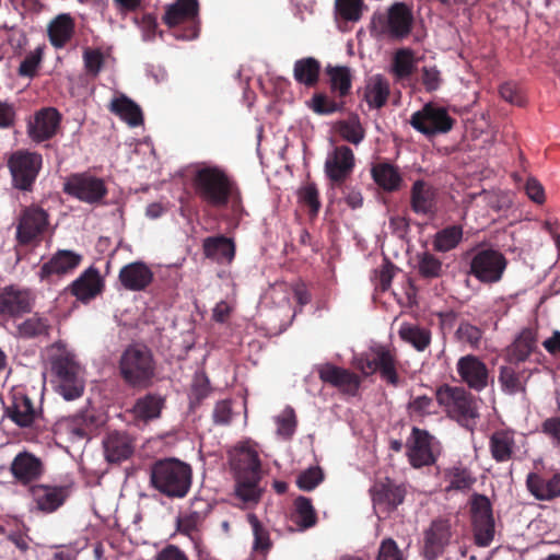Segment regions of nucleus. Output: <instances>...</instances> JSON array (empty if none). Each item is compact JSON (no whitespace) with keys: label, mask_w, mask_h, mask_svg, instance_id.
Here are the masks:
<instances>
[{"label":"nucleus","mask_w":560,"mask_h":560,"mask_svg":"<svg viewBox=\"0 0 560 560\" xmlns=\"http://www.w3.org/2000/svg\"><path fill=\"white\" fill-rule=\"evenodd\" d=\"M234 476V495L244 508L256 505L262 495V478L258 452L248 442L235 446L229 455Z\"/></svg>","instance_id":"f257e3e1"},{"label":"nucleus","mask_w":560,"mask_h":560,"mask_svg":"<svg viewBox=\"0 0 560 560\" xmlns=\"http://www.w3.org/2000/svg\"><path fill=\"white\" fill-rule=\"evenodd\" d=\"M196 197L210 208L224 209L230 203L240 205L242 194L236 180L222 167L203 165L191 177Z\"/></svg>","instance_id":"f03ea898"},{"label":"nucleus","mask_w":560,"mask_h":560,"mask_svg":"<svg viewBox=\"0 0 560 560\" xmlns=\"http://www.w3.org/2000/svg\"><path fill=\"white\" fill-rule=\"evenodd\" d=\"M150 483L168 499H184L192 485V468L177 458H163L152 464Z\"/></svg>","instance_id":"7ed1b4c3"},{"label":"nucleus","mask_w":560,"mask_h":560,"mask_svg":"<svg viewBox=\"0 0 560 560\" xmlns=\"http://www.w3.org/2000/svg\"><path fill=\"white\" fill-rule=\"evenodd\" d=\"M156 362L152 350L142 343L129 345L118 360V372L124 383L136 389L153 384Z\"/></svg>","instance_id":"20e7f679"},{"label":"nucleus","mask_w":560,"mask_h":560,"mask_svg":"<svg viewBox=\"0 0 560 560\" xmlns=\"http://www.w3.org/2000/svg\"><path fill=\"white\" fill-rule=\"evenodd\" d=\"M413 26L411 9L404 2L392 4L386 14H375L371 22V32L377 37L404 39L408 37Z\"/></svg>","instance_id":"39448f33"},{"label":"nucleus","mask_w":560,"mask_h":560,"mask_svg":"<svg viewBox=\"0 0 560 560\" xmlns=\"http://www.w3.org/2000/svg\"><path fill=\"white\" fill-rule=\"evenodd\" d=\"M435 398L447 415L458 422L468 421L478 417L475 398L464 387L444 384L438 387Z\"/></svg>","instance_id":"423d86ee"},{"label":"nucleus","mask_w":560,"mask_h":560,"mask_svg":"<svg viewBox=\"0 0 560 560\" xmlns=\"http://www.w3.org/2000/svg\"><path fill=\"white\" fill-rule=\"evenodd\" d=\"M42 166V154L28 150L14 151L8 160L13 187L22 191H32Z\"/></svg>","instance_id":"0eeeda50"},{"label":"nucleus","mask_w":560,"mask_h":560,"mask_svg":"<svg viewBox=\"0 0 560 560\" xmlns=\"http://www.w3.org/2000/svg\"><path fill=\"white\" fill-rule=\"evenodd\" d=\"M508 266L505 256L493 248H483L472 254L469 275L485 284L499 282Z\"/></svg>","instance_id":"6e6552de"},{"label":"nucleus","mask_w":560,"mask_h":560,"mask_svg":"<svg viewBox=\"0 0 560 560\" xmlns=\"http://www.w3.org/2000/svg\"><path fill=\"white\" fill-rule=\"evenodd\" d=\"M36 303L34 292L28 288L9 284L0 288V318L9 322L32 313Z\"/></svg>","instance_id":"1a4fd4ad"},{"label":"nucleus","mask_w":560,"mask_h":560,"mask_svg":"<svg viewBox=\"0 0 560 560\" xmlns=\"http://www.w3.org/2000/svg\"><path fill=\"white\" fill-rule=\"evenodd\" d=\"M63 191L90 205L102 203L108 192L104 179L88 172L69 175L63 183Z\"/></svg>","instance_id":"9d476101"},{"label":"nucleus","mask_w":560,"mask_h":560,"mask_svg":"<svg viewBox=\"0 0 560 560\" xmlns=\"http://www.w3.org/2000/svg\"><path fill=\"white\" fill-rule=\"evenodd\" d=\"M455 124L445 107L428 103L412 114L410 125L427 137L450 132Z\"/></svg>","instance_id":"9b49d317"},{"label":"nucleus","mask_w":560,"mask_h":560,"mask_svg":"<svg viewBox=\"0 0 560 560\" xmlns=\"http://www.w3.org/2000/svg\"><path fill=\"white\" fill-rule=\"evenodd\" d=\"M470 515L475 542L479 547H488L494 538V518L492 505L488 497L475 493L470 499Z\"/></svg>","instance_id":"f8f14e48"},{"label":"nucleus","mask_w":560,"mask_h":560,"mask_svg":"<svg viewBox=\"0 0 560 560\" xmlns=\"http://www.w3.org/2000/svg\"><path fill=\"white\" fill-rule=\"evenodd\" d=\"M49 225V214L40 207L31 205L21 212L16 226V240L21 245H28L42 240Z\"/></svg>","instance_id":"ddd939ff"},{"label":"nucleus","mask_w":560,"mask_h":560,"mask_svg":"<svg viewBox=\"0 0 560 560\" xmlns=\"http://www.w3.org/2000/svg\"><path fill=\"white\" fill-rule=\"evenodd\" d=\"M51 370L58 378V390L66 400L82 396L84 383L79 376V365L68 357H58L51 363Z\"/></svg>","instance_id":"4468645a"},{"label":"nucleus","mask_w":560,"mask_h":560,"mask_svg":"<svg viewBox=\"0 0 560 560\" xmlns=\"http://www.w3.org/2000/svg\"><path fill=\"white\" fill-rule=\"evenodd\" d=\"M452 524L448 518L438 517L423 532L422 555L427 560L441 557L452 539Z\"/></svg>","instance_id":"2eb2a0df"},{"label":"nucleus","mask_w":560,"mask_h":560,"mask_svg":"<svg viewBox=\"0 0 560 560\" xmlns=\"http://www.w3.org/2000/svg\"><path fill=\"white\" fill-rule=\"evenodd\" d=\"M406 487L390 478L376 480L370 489L374 509L389 514L402 504L406 497Z\"/></svg>","instance_id":"dca6fc26"},{"label":"nucleus","mask_w":560,"mask_h":560,"mask_svg":"<svg viewBox=\"0 0 560 560\" xmlns=\"http://www.w3.org/2000/svg\"><path fill=\"white\" fill-rule=\"evenodd\" d=\"M433 443L434 436L427 430L412 428L411 435L407 441V456L412 467L421 468L435 463Z\"/></svg>","instance_id":"f3484780"},{"label":"nucleus","mask_w":560,"mask_h":560,"mask_svg":"<svg viewBox=\"0 0 560 560\" xmlns=\"http://www.w3.org/2000/svg\"><path fill=\"white\" fill-rule=\"evenodd\" d=\"M82 255L70 249H58L48 261L40 266V281L51 283L55 278L73 272L82 262Z\"/></svg>","instance_id":"a211bd4d"},{"label":"nucleus","mask_w":560,"mask_h":560,"mask_svg":"<svg viewBox=\"0 0 560 560\" xmlns=\"http://www.w3.org/2000/svg\"><path fill=\"white\" fill-rule=\"evenodd\" d=\"M353 151L347 145H339L327 156L325 174L334 186H341L354 168Z\"/></svg>","instance_id":"6ab92c4d"},{"label":"nucleus","mask_w":560,"mask_h":560,"mask_svg":"<svg viewBox=\"0 0 560 560\" xmlns=\"http://www.w3.org/2000/svg\"><path fill=\"white\" fill-rule=\"evenodd\" d=\"M5 416L20 428L36 427L43 418V411L22 392L12 395V401L5 407Z\"/></svg>","instance_id":"aec40b11"},{"label":"nucleus","mask_w":560,"mask_h":560,"mask_svg":"<svg viewBox=\"0 0 560 560\" xmlns=\"http://www.w3.org/2000/svg\"><path fill=\"white\" fill-rule=\"evenodd\" d=\"M61 120L62 116L55 107H44L37 110L28 124L30 138L37 143L50 140L57 135Z\"/></svg>","instance_id":"412c9836"},{"label":"nucleus","mask_w":560,"mask_h":560,"mask_svg":"<svg viewBox=\"0 0 560 560\" xmlns=\"http://www.w3.org/2000/svg\"><path fill=\"white\" fill-rule=\"evenodd\" d=\"M456 370L460 380L476 392L483 390L489 383V370L476 355L467 354L457 361Z\"/></svg>","instance_id":"4be33fe9"},{"label":"nucleus","mask_w":560,"mask_h":560,"mask_svg":"<svg viewBox=\"0 0 560 560\" xmlns=\"http://www.w3.org/2000/svg\"><path fill=\"white\" fill-rule=\"evenodd\" d=\"M318 376L324 383L350 396H355L361 385V378L355 373L331 363L320 365Z\"/></svg>","instance_id":"5701e85b"},{"label":"nucleus","mask_w":560,"mask_h":560,"mask_svg":"<svg viewBox=\"0 0 560 560\" xmlns=\"http://www.w3.org/2000/svg\"><path fill=\"white\" fill-rule=\"evenodd\" d=\"M28 493L35 503L36 510L43 513L57 511L69 495L65 486L32 485Z\"/></svg>","instance_id":"b1692460"},{"label":"nucleus","mask_w":560,"mask_h":560,"mask_svg":"<svg viewBox=\"0 0 560 560\" xmlns=\"http://www.w3.org/2000/svg\"><path fill=\"white\" fill-rule=\"evenodd\" d=\"M10 472L16 483L31 487L43 476L44 464L34 454L21 452L11 462Z\"/></svg>","instance_id":"393cba45"},{"label":"nucleus","mask_w":560,"mask_h":560,"mask_svg":"<svg viewBox=\"0 0 560 560\" xmlns=\"http://www.w3.org/2000/svg\"><path fill=\"white\" fill-rule=\"evenodd\" d=\"M410 208L416 214L433 217L438 210V189L423 179H417L410 189Z\"/></svg>","instance_id":"a878e982"},{"label":"nucleus","mask_w":560,"mask_h":560,"mask_svg":"<svg viewBox=\"0 0 560 560\" xmlns=\"http://www.w3.org/2000/svg\"><path fill=\"white\" fill-rule=\"evenodd\" d=\"M105 458L108 463L119 464L131 457L135 440L126 432H109L103 440Z\"/></svg>","instance_id":"bb28decb"},{"label":"nucleus","mask_w":560,"mask_h":560,"mask_svg":"<svg viewBox=\"0 0 560 560\" xmlns=\"http://www.w3.org/2000/svg\"><path fill=\"white\" fill-rule=\"evenodd\" d=\"M153 272L143 261H133L119 270L118 279L129 291L145 290L153 281Z\"/></svg>","instance_id":"cd10ccee"},{"label":"nucleus","mask_w":560,"mask_h":560,"mask_svg":"<svg viewBox=\"0 0 560 560\" xmlns=\"http://www.w3.org/2000/svg\"><path fill=\"white\" fill-rule=\"evenodd\" d=\"M526 487L535 499L552 501L560 498V472H556L550 477L529 472L526 477Z\"/></svg>","instance_id":"c85d7f7f"},{"label":"nucleus","mask_w":560,"mask_h":560,"mask_svg":"<svg viewBox=\"0 0 560 560\" xmlns=\"http://www.w3.org/2000/svg\"><path fill=\"white\" fill-rule=\"evenodd\" d=\"M203 254L207 258L219 265H230L235 257V243L224 235L209 236L202 243Z\"/></svg>","instance_id":"c756f323"},{"label":"nucleus","mask_w":560,"mask_h":560,"mask_svg":"<svg viewBox=\"0 0 560 560\" xmlns=\"http://www.w3.org/2000/svg\"><path fill=\"white\" fill-rule=\"evenodd\" d=\"M103 283L96 268H88L71 287V293L81 302H89L102 292Z\"/></svg>","instance_id":"7c9ffc66"},{"label":"nucleus","mask_w":560,"mask_h":560,"mask_svg":"<svg viewBox=\"0 0 560 560\" xmlns=\"http://www.w3.org/2000/svg\"><path fill=\"white\" fill-rule=\"evenodd\" d=\"M516 443L514 432L511 430H497L489 438V451L497 463H506L513 459Z\"/></svg>","instance_id":"2f4dec72"},{"label":"nucleus","mask_w":560,"mask_h":560,"mask_svg":"<svg viewBox=\"0 0 560 560\" xmlns=\"http://www.w3.org/2000/svg\"><path fill=\"white\" fill-rule=\"evenodd\" d=\"M52 329L50 319L36 312L16 325V332L23 339L49 338Z\"/></svg>","instance_id":"473e14b6"},{"label":"nucleus","mask_w":560,"mask_h":560,"mask_svg":"<svg viewBox=\"0 0 560 560\" xmlns=\"http://www.w3.org/2000/svg\"><path fill=\"white\" fill-rule=\"evenodd\" d=\"M165 399L153 393H148L138 398L132 407L135 419L144 423L160 418Z\"/></svg>","instance_id":"72a5a7b5"},{"label":"nucleus","mask_w":560,"mask_h":560,"mask_svg":"<svg viewBox=\"0 0 560 560\" xmlns=\"http://www.w3.org/2000/svg\"><path fill=\"white\" fill-rule=\"evenodd\" d=\"M376 372L381 377L393 386H398L399 376L397 373V357L394 349L386 346L375 347Z\"/></svg>","instance_id":"f704fd0d"},{"label":"nucleus","mask_w":560,"mask_h":560,"mask_svg":"<svg viewBox=\"0 0 560 560\" xmlns=\"http://www.w3.org/2000/svg\"><path fill=\"white\" fill-rule=\"evenodd\" d=\"M198 11V0H177L167 8L163 21L170 27H174L185 22L195 21Z\"/></svg>","instance_id":"c9c22d12"},{"label":"nucleus","mask_w":560,"mask_h":560,"mask_svg":"<svg viewBox=\"0 0 560 560\" xmlns=\"http://www.w3.org/2000/svg\"><path fill=\"white\" fill-rule=\"evenodd\" d=\"M47 32L50 44L63 48L74 34V21L70 14H59L49 23Z\"/></svg>","instance_id":"e433bc0d"},{"label":"nucleus","mask_w":560,"mask_h":560,"mask_svg":"<svg viewBox=\"0 0 560 560\" xmlns=\"http://www.w3.org/2000/svg\"><path fill=\"white\" fill-rule=\"evenodd\" d=\"M371 175L373 180L387 192L398 190L402 183L398 167L387 162L375 164L371 170Z\"/></svg>","instance_id":"4c0bfd02"},{"label":"nucleus","mask_w":560,"mask_h":560,"mask_svg":"<svg viewBox=\"0 0 560 560\" xmlns=\"http://www.w3.org/2000/svg\"><path fill=\"white\" fill-rule=\"evenodd\" d=\"M322 65L314 57H304L298 59L293 66V78L306 88H314L320 75Z\"/></svg>","instance_id":"58836bf2"},{"label":"nucleus","mask_w":560,"mask_h":560,"mask_svg":"<svg viewBox=\"0 0 560 560\" xmlns=\"http://www.w3.org/2000/svg\"><path fill=\"white\" fill-rule=\"evenodd\" d=\"M537 349V335L530 328L523 329L509 348L510 361L525 362Z\"/></svg>","instance_id":"ea45409f"},{"label":"nucleus","mask_w":560,"mask_h":560,"mask_svg":"<svg viewBox=\"0 0 560 560\" xmlns=\"http://www.w3.org/2000/svg\"><path fill=\"white\" fill-rule=\"evenodd\" d=\"M445 480L448 482L446 491H468L476 483V477L471 470L464 466L462 463H457L452 467L444 470Z\"/></svg>","instance_id":"a19ab883"},{"label":"nucleus","mask_w":560,"mask_h":560,"mask_svg":"<svg viewBox=\"0 0 560 560\" xmlns=\"http://www.w3.org/2000/svg\"><path fill=\"white\" fill-rule=\"evenodd\" d=\"M498 382L503 393L508 395L525 394L527 377L524 372L511 365H502L499 370Z\"/></svg>","instance_id":"79ce46f5"},{"label":"nucleus","mask_w":560,"mask_h":560,"mask_svg":"<svg viewBox=\"0 0 560 560\" xmlns=\"http://www.w3.org/2000/svg\"><path fill=\"white\" fill-rule=\"evenodd\" d=\"M390 93L388 81L381 74L372 77L365 88L364 100L371 108L380 109L386 105Z\"/></svg>","instance_id":"37998d69"},{"label":"nucleus","mask_w":560,"mask_h":560,"mask_svg":"<svg viewBox=\"0 0 560 560\" xmlns=\"http://www.w3.org/2000/svg\"><path fill=\"white\" fill-rule=\"evenodd\" d=\"M109 110L132 127L141 125L143 121L141 108L125 95L114 98Z\"/></svg>","instance_id":"c03bdc74"},{"label":"nucleus","mask_w":560,"mask_h":560,"mask_svg":"<svg viewBox=\"0 0 560 560\" xmlns=\"http://www.w3.org/2000/svg\"><path fill=\"white\" fill-rule=\"evenodd\" d=\"M399 337L417 351H424L431 343V331L419 325L405 324L398 330Z\"/></svg>","instance_id":"a18cd8bd"},{"label":"nucleus","mask_w":560,"mask_h":560,"mask_svg":"<svg viewBox=\"0 0 560 560\" xmlns=\"http://www.w3.org/2000/svg\"><path fill=\"white\" fill-rule=\"evenodd\" d=\"M337 133L352 144H359L365 137V130L357 114H351L347 119L339 120L335 127Z\"/></svg>","instance_id":"49530a36"},{"label":"nucleus","mask_w":560,"mask_h":560,"mask_svg":"<svg viewBox=\"0 0 560 560\" xmlns=\"http://www.w3.org/2000/svg\"><path fill=\"white\" fill-rule=\"evenodd\" d=\"M247 521L254 536L253 550L259 555L266 556L272 548L269 530L254 513L247 515Z\"/></svg>","instance_id":"de8ad7c7"},{"label":"nucleus","mask_w":560,"mask_h":560,"mask_svg":"<svg viewBox=\"0 0 560 560\" xmlns=\"http://www.w3.org/2000/svg\"><path fill=\"white\" fill-rule=\"evenodd\" d=\"M462 240L463 228L460 225H450L436 232L433 248L436 252L446 253L457 247Z\"/></svg>","instance_id":"09e8293b"},{"label":"nucleus","mask_w":560,"mask_h":560,"mask_svg":"<svg viewBox=\"0 0 560 560\" xmlns=\"http://www.w3.org/2000/svg\"><path fill=\"white\" fill-rule=\"evenodd\" d=\"M293 518L301 529H307L316 524L317 516L311 499L301 495L294 500Z\"/></svg>","instance_id":"8fccbe9b"},{"label":"nucleus","mask_w":560,"mask_h":560,"mask_svg":"<svg viewBox=\"0 0 560 560\" xmlns=\"http://www.w3.org/2000/svg\"><path fill=\"white\" fill-rule=\"evenodd\" d=\"M415 70V56L410 48L398 49L393 58L392 72L396 79L409 78Z\"/></svg>","instance_id":"3c124183"},{"label":"nucleus","mask_w":560,"mask_h":560,"mask_svg":"<svg viewBox=\"0 0 560 560\" xmlns=\"http://www.w3.org/2000/svg\"><path fill=\"white\" fill-rule=\"evenodd\" d=\"M44 50L45 46L43 45L27 52L16 70L18 75L30 80L37 77L43 63Z\"/></svg>","instance_id":"603ef678"},{"label":"nucleus","mask_w":560,"mask_h":560,"mask_svg":"<svg viewBox=\"0 0 560 560\" xmlns=\"http://www.w3.org/2000/svg\"><path fill=\"white\" fill-rule=\"evenodd\" d=\"M330 90L342 98L350 93L352 81L351 73L347 67H335L328 69Z\"/></svg>","instance_id":"864d4df0"},{"label":"nucleus","mask_w":560,"mask_h":560,"mask_svg":"<svg viewBox=\"0 0 560 560\" xmlns=\"http://www.w3.org/2000/svg\"><path fill=\"white\" fill-rule=\"evenodd\" d=\"M345 102L328 97L325 93H315L308 102V107L318 115H330L341 112Z\"/></svg>","instance_id":"5fc2aeb1"},{"label":"nucleus","mask_w":560,"mask_h":560,"mask_svg":"<svg viewBox=\"0 0 560 560\" xmlns=\"http://www.w3.org/2000/svg\"><path fill=\"white\" fill-rule=\"evenodd\" d=\"M418 272L424 279L439 278L442 275V261L431 253L419 255Z\"/></svg>","instance_id":"6e6d98bb"},{"label":"nucleus","mask_w":560,"mask_h":560,"mask_svg":"<svg viewBox=\"0 0 560 560\" xmlns=\"http://www.w3.org/2000/svg\"><path fill=\"white\" fill-rule=\"evenodd\" d=\"M455 337L458 341L478 349L482 338V330L468 322H462L455 331Z\"/></svg>","instance_id":"4d7b16f0"},{"label":"nucleus","mask_w":560,"mask_h":560,"mask_svg":"<svg viewBox=\"0 0 560 560\" xmlns=\"http://www.w3.org/2000/svg\"><path fill=\"white\" fill-rule=\"evenodd\" d=\"M324 480V472L320 467H310L302 471L296 479L298 487L303 491L315 489Z\"/></svg>","instance_id":"13d9d810"},{"label":"nucleus","mask_w":560,"mask_h":560,"mask_svg":"<svg viewBox=\"0 0 560 560\" xmlns=\"http://www.w3.org/2000/svg\"><path fill=\"white\" fill-rule=\"evenodd\" d=\"M395 265L389 260L385 259L384 264L378 270H375V277L373 279L375 289L385 292L390 288L392 280L395 276Z\"/></svg>","instance_id":"bf43d9fd"},{"label":"nucleus","mask_w":560,"mask_h":560,"mask_svg":"<svg viewBox=\"0 0 560 560\" xmlns=\"http://www.w3.org/2000/svg\"><path fill=\"white\" fill-rule=\"evenodd\" d=\"M300 200L308 207L311 215H317L320 209L319 194L315 184L311 183L299 190Z\"/></svg>","instance_id":"052dcab7"},{"label":"nucleus","mask_w":560,"mask_h":560,"mask_svg":"<svg viewBox=\"0 0 560 560\" xmlns=\"http://www.w3.org/2000/svg\"><path fill=\"white\" fill-rule=\"evenodd\" d=\"M362 0H336V9L342 19L358 21L361 18Z\"/></svg>","instance_id":"680f3d73"},{"label":"nucleus","mask_w":560,"mask_h":560,"mask_svg":"<svg viewBox=\"0 0 560 560\" xmlns=\"http://www.w3.org/2000/svg\"><path fill=\"white\" fill-rule=\"evenodd\" d=\"M86 72L93 77L98 75L104 66V55L100 49L86 48L83 52Z\"/></svg>","instance_id":"e2e57ef3"},{"label":"nucleus","mask_w":560,"mask_h":560,"mask_svg":"<svg viewBox=\"0 0 560 560\" xmlns=\"http://www.w3.org/2000/svg\"><path fill=\"white\" fill-rule=\"evenodd\" d=\"M211 388L206 375H196L190 390V400L192 405L200 404L210 394Z\"/></svg>","instance_id":"0e129e2a"},{"label":"nucleus","mask_w":560,"mask_h":560,"mask_svg":"<svg viewBox=\"0 0 560 560\" xmlns=\"http://www.w3.org/2000/svg\"><path fill=\"white\" fill-rule=\"evenodd\" d=\"M376 560H404L402 552L393 538L381 541Z\"/></svg>","instance_id":"69168bd1"},{"label":"nucleus","mask_w":560,"mask_h":560,"mask_svg":"<svg viewBox=\"0 0 560 560\" xmlns=\"http://www.w3.org/2000/svg\"><path fill=\"white\" fill-rule=\"evenodd\" d=\"M202 518L198 516L196 512H187L186 514L178 516L176 520L177 530L185 535H191L196 532L199 525L202 523Z\"/></svg>","instance_id":"338daca9"},{"label":"nucleus","mask_w":560,"mask_h":560,"mask_svg":"<svg viewBox=\"0 0 560 560\" xmlns=\"http://www.w3.org/2000/svg\"><path fill=\"white\" fill-rule=\"evenodd\" d=\"M540 431L551 441L553 446L560 448V417L553 416L541 422Z\"/></svg>","instance_id":"774afa93"}]
</instances>
